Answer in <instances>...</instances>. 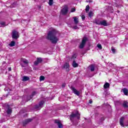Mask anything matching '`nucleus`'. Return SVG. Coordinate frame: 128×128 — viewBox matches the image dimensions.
Wrapping results in <instances>:
<instances>
[{
	"instance_id": "42",
	"label": "nucleus",
	"mask_w": 128,
	"mask_h": 128,
	"mask_svg": "<svg viewBox=\"0 0 128 128\" xmlns=\"http://www.w3.org/2000/svg\"><path fill=\"white\" fill-rule=\"evenodd\" d=\"M76 58V56L74 55L73 56H72V58Z\"/></svg>"
},
{
	"instance_id": "47",
	"label": "nucleus",
	"mask_w": 128,
	"mask_h": 128,
	"mask_svg": "<svg viewBox=\"0 0 128 128\" xmlns=\"http://www.w3.org/2000/svg\"><path fill=\"white\" fill-rule=\"evenodd\" d=\"M22 104H24L22 103Z\"/></svg>"
},
{
	"instance_id": "22",
	"label": "nucleus",
	"mask_w": 128,
	"mask_h": 128,
	"mask_svg": "<svg viewBox=\"0 0 128 128\" xmlns=\"http://www.w3.org/2000/svg\"><path fill=\"white\" fill-rule=\"evenodd\" d=\"M10 46H16V42L14 41H12L9 44Z\"/></svg>"
},
{
	"instance_id": "7",
	"label": "nucleus",
	"mask_w": 128,
	"mask_h": 128,
	"mask_svg": "<svg viewBox=\"0 0 128 128\" xmlns=\"http://www.w3.org/2000/svg\"><path fill=\"white\" fill-rule=\"evenodd\" d=\"M68 12V6H65L61 10L62 14L66 15Z\"/></svg>"
},
{
	"instance_id": "17",
	"label": "nucleus",
	"mask_w": 128,
	"mask_h": 128,
	"mask_svg": "<svg viewBox=\"0 0 128 128\" xmlns=\"http://www.w3.org/2000/svg\"><path fill=\"white\" fill-rule=\"evenodd\" d=\"M124 94H125V96H128V90L126 88H124L122 90Z\"/></svg>"
},
{
	"instance_id": "20",
	"label": "nucleus",
	"mask_w": 128,
	"mask_h": 128,
	"mask_svg": "<svg viewBox=\"0 0 128 128\" xmlns=\"http://www.w3.org/2000/svg\"><path fill=\"white\" fill-rule=\"evenodd\" d=\"M104 88H110V83L106 82L104 86Z\"/></svg>"
},
{
	"instance_id": "36",
	"label": "nucleus",
	"mask_w": 128,
	"mask_h": 128,
	"mask_svg": "<svg viewBox=\"0 0 128 128\" xmlns=\"http://www.w3.org/2000/svg\"><path fill=\"white\" fill-rule=\"evenodd\" d=\"M82 20H84L86 18V16H84V15H82Z\"/></svg>"
},
{
	"instance_id": "29",
	"label": "nucleus",
	"mask_w": 128,
	"mask_h": 128,
	"mask_svg": "<svg viewBox=\"0 0 128 128\" xmlns=\"http://www.w3.org/2000/svg\"><path fill=\"white\" fill-rule=\"evenodd\" d=\"M86 12L90 10V6L88 5L86 6Z\"/></svg>"
},
{
	"instance_id": "19",
	"label": "nucleus",
	"mask_w": 128,
	"mask_h": 128,
	"mask_svg": "<svg viewBox=\"0 0 128 128\" xmlns=\"http://www.w3.org/2000/svg\"><path fill=\"white\" fill-rule=\"evenodd\" d=\"M72 66L74 68H78V64L76 63L74 60L73 61Z\"/></svg>"
},
{
	"instance_id": "8",
	"label": "nucleus",
	"mask_w": 128,
	"mask_h": 128,
	"mask_svg": "<svg viewBox=\"0 0 128 128\" xmlns=\"http://www.w3.org/2000/svg\"><path fill=\"white\" fill-rule=\"evenodd\" d=\"M44 102L41 101L38 104L36 105L35 108H37V110H40L44 106Z\"/></svg>"
},
{
	"instance_id": "5",
	"label": "nucleus",
	"mask_w": 128,
	"mask_h": 128,
	"mask_svg": "<svg viewBox=\"0 0 128 128\" xmlns=\"http://www.w3.org/2000/svg\"><path fill=\"white\" fill-rule=\"evenodd\" d=\"M86 42H88V38L86 37H84L82 43L80 44V46H79L80 48H84V46H86Z\"/></svg>"
},
{
	"instance_id": "14",
	"label": "nucleus",
	"mask_w": 128,
	"mask_h": 128,
	"mask_svg": "<svg viewBox=\"0 0 128 128\" xmlns=\"http://www.w3.org/2000/svg\"><path fill=\"white\" fill-rule=\"evenodd\" d=\"M100 24L101 26H108V23L106 20L100 22Z\"/></svg>"
},
{
	"instance_id": "35",
	"label": "nucleus",
	"mask_w": 128,
	"mask_h": 128,
	"mask_svg": "<svg viewBox=\"0 0 128 128\" xmlns=\"http://www.w3.org/2000/svg\"><path fill=\"white\" fill-rule=\"evenodd\" d=\"M104 94H105V96H108V94H110V92H104Z\"/></svg>"
},
{
	"instance_id": "41",
	"label": "nucleus",
	"mask_w": 128,
	"mask_h": 128,
	"mask_svg": "<svg viewBox=\"0 0 128 128\" xmlns=\"http://www.w3.org/2000/svg\"><path fill=\"white\" fill-rule=\"evenodd\" d=\"M89 104H92V100H89Z\"/></svg>"
},
{
	"instance_id": "1",
	"label": "nucleus",
	"mask_w": 128,
	"mask_h": 128,
	"mask_svg": "<svg viewBox=\"0 0 128 128\" xmlns=\"http://www.w3.org/2000/svg\"><path fill=\"white\" fill-rule=\"evenodd\" d=\"M56 34H58V31L54 29L49 31L46 37L47 40H50L52 44H56L58 41V38L56 36Z\"/></svg>"
},
{
	"instance_id": "27",
	"label": "nucleus",
	"mask_w": 128,
	"mask_h": 128,
	"mask_svg": "<svg viewBox=\"0 0 128 128\" xmlns=\"http://www.w3.org/2000/svg\"><path fill=\"white\" fill-rule=\"evenodd\" d=\"M93 16L94 12H92V11H90L88 13V16H90V18H92Z\"/></svg>"
},
{
	"instance_id": "10",
	"label": "nucleus",
	"mask_w": 128,
	"mask_h": 128,
	"mask_svg": "<svg viewBox=\"0 0 128 128\" xmlns=\"http://www.w3.org/2000/svg\"><path fill=\"white\" fill-rule=\"evenodd\" d=\"M36 91H34L32 94V96H28L27 97V100L26 102H28V100H30V99L32 98H34V96H36Z\"/></svg>"
},
{
	"instance_id": "12",
	"label": "nucleus",
	"mask_w": 128,
	"mask_h": 128,
	"mask_svg": "<svg viewBox=\"0 0 128 128\" xmlns=\"http://www.w3.org/2000/svg\"><path fill=\"white\" fill-rule=\"evenodd\" d=\"M32 120V119H30V118H28L24 120L23 122V125L26 126V124H28V122H30Z\"/></svg>"
},
{
	"instance_id": "38",
	"label": "nucleus",
	"mask_w": 128,
	"mask_h": 128,
	"mask_svg": "<svg viewBox=\"0 0 128 128\" xmlns=\"http://www.w3.org/2000/svg\"><path fill=\"white\" fill-rule=\"evenodd\" d=\"M73 28L74 29V30H78V26H74L73 27Z\"/></svg>"
},
{
	"instance_id": "48",
	"label": "nucleus",
	"mask_w": 128,
	"mask_h": 128,
	"mask_svg": "<svg viewBox=\"0 0 128 128\" xmlns=\"http://www.w3.org/2000/svg\"><path fill=\"white\" fill-rule=\"evenodd\" d=\"M86 96H88V94H86Z\"/></svg>"
},
{
	"instance_id": "34",
	"label": "nucleus",
	"mask_w": 128,
	"mask_h": 128,
	"mask_svg": "<svg viewBox=\"0 0 128 128\" xmlns=\"http://www.w3.org/2000/svg\"><path fill=\"white\" fill-rule=\"evenodd\" d=\"M76 12V8H72L71 9V11H70L71 12Z\"/></svg>"
},
{
	"instance_id": "25",
	"label": "nucleus",
	"mask_w": 128,
	"mask_h": 128,
	"mask_svg": "<svg viewBox=\"0 0 128 128\" xmlns=\"http://www.w3.org/2000/svg\"><path fill=\"white\" fill-rule=\"evenodd\" d=\"M48 4L50 6H52L54 4V0H49Z\"/></svg>"
},
{
	"instance_id": "46",
	"label": "nucleus",
	"mask_w": 128,
	"mask_h": 128,
	"mask_svg": "<svg viewBox=\"0 0 128 128\" xmlns=\"http://www.w3.org/2000/svg\"><path fill=\"white\" fill-rule=\"evenodd\" d=\"M34 70H36V68H34Z\"/></svg>"
},
{
	"instance_id": "40",
	"label": "nucleus",
	"mask_w": 128,
	"mask_h": 128,
	"mask_svg": "<svg viewBox=\"0 0 128 128\" xmlns=\"http://www.w3.org/2000/svg\"><path fill=\"white\" fill-rule=\"evenodd\" d=\"M20 66H22V68H26V65H24L22 64H20Z\"/></svg>"
},
{
	"instance_id": "45",
	"label": "nucleus",
	"mask_w": 128,
	"mask_h": 128,
	"mask_svg": "<svg viewBox=\"0 0 128 128\" xmlns=\"http://www.w3.org/2000/svg\"><path fill=\"white\" fill-rule=\"evenodd\" d=\"M3 64H6V62H3Z\"/></svg>"
},
{
	"instance_id": "18",
	"label": "nucleus",
	"mask_w": 128,
	"mask_h": 128,
	"mask_svg": "<svg viewBox=\"0 0 128 128\" xmlns=\"http://www.w3.org/2000/svg\"><path fill=\"white\" fill-rule=\"evenodd\" d=\"M22 62L25 65L28 66V61L26 59H22Z\"/></svg>"
},
{
	"instance_id": "44",
	"label": "nucleus",
	"mask_w": 128,
	"mask_h": 128,
	"mask_svg": "<svg viewBox=\"0 0 128 128\" xmlns=\"http://www.w3.org/2000/svg\"><path fill=\"white\" fill-rule=\"evenodd\" d=\"M86 2H92V1L90 0H86Z\"/></svg>"
},
{
	"instance_id": "15",
	"label": "nucleus",
	"mask_w": 128,
	"mask_h": 128,
	"mask_svg": "<svg viewBox=\"0 0 128 128\" xmlns=\"http://www.w3.org/2000/svg\"><path fill=\"white\" fill-rule=\"evenodd\" d=\"M124 108H128V102L126 101H124L122 104Z\"/></svg>"
},
{
	"instance_id": "9",
	"label": "nucleus",
	"mask_w": 128,
	"mask_h": 128,
	"mask_svg": "<svg viewBox=\"0 0 128 128\" xmlns=\"http://www.w3.org/2000/svg\"><path fill=\"white\" fill-rule=\"evenodd\" d=\"M63 68H64L65 70H66V71L67 72H70V64L68 62H66L64 66H63Z\"/></svg>"
},
{
	"instance_id": "3",
	"label": "nucleus",
	"mask_w": 128,
	"mask_h": 128,
	"mask_svg": "<svg viewBox=\"0 0 128 128\" xmlns=\"http://www.w3.org/2000/svg\"><path fill=\"white\" fill-rule=\"evenodd\" d=\"M124 117L122 116L120 118V126H128V121H125L124 123Z\"/></svg>"
},
{
	"instance_id": "32",
	"label": "nucleus",
	"mask_w": 128,
	"mask_h": 128,
	"mask_svg": "<svg viewBox=\"0 0 128 128\" xmlns=\"http://www.w3.org/2000/svg\"><path fill=\"white\" fill-rule=\"evenodd\" d=\"M112 54H116V49L114 47H112Z\"/></svg>"
},
{
	"instance_id": "21",
	"label": "nucleus",
	"mask_w": 128,
	"mask_h": 128,
	"mask_svg": "<svg viewBox=\"0 0 128 128\" xmlns=\"http://www.w3.org/2000/svg\"><path fill=\"white\" fill-rule=\"evenodd\" d=\"M74 20V22L75 24H78V18H76V17L73 18Z\"/></svg>"
},
{
	"instance_id": "2",
	"label": "nucleus",
	"mask_w": 128,
	"mask_h": 128,
	"mask_svg": "<svg viewBox=\"0 0 128 128\" xmlns=\"http://www.w3.org/2000/svg\"><path fill=\"white\" fill-rule=\"evenodd\" d=\"M70 120H74V119L76 118L78 120L80 118V114L78 112V111H76V113L72 112L70 116Z\"/></svg>"
},
{
	"instance_id": "49",
	"label": "nucleus",
	"mask_w": 128,
	"mask_h": 128,
	"mask_svg": "<svg viewBox=\"0 0 128 128\" xmlns=\"http://www.w3.org/2000/svg\"><path fill=\"white\" fill-rule=\"evenodd\" d=\"M22 102H24V100H23Z\"/></svg>"
},
{
	"instance_id": "11",
	"label": "nucleus",
	"mask_w": 128,
	"mask_h": 128,
	"mask_svg": "<svg viewBox=\"0 0 128 128\" xmlns=\"http://www.w3.org/2000/svg\"><path fill=\"white\" fill-rule=\"evenodd\" d=\"M55 124H57L58 126V128H62V124L60 122V120H54Z\"/></svg>"
},
{
	"instance_id": "24",
	"label": "nucleus",
	"mask_w": 128,
	"mask_h": 128,
	"mask_svg": "<svg viewBox=\"0 0 128 128\" xmlns=\"http://www.w3.org/2000/svg\"><path fill=\"white\" fill-rule=\"evenodd\" d=\"M120 104H121L120 101H118V100L114 101L115 106H120Z\"/></svg>"
},
{
	"instance_id": "37",
	"label": "nucleus",
	"mask_w": 128,
	"mask_h": 128,
	"mask_svg": "<svg viewBox=\"0 0 128 128\" xmlns=\"http://www.w3.org/2000/svg\"><path fill=\"white\" fill-rule=\"evenodd\" d=\"M96 24L100 25V22L98 21H96Z\"/></svg>"
},
{
	"instance_id": "26",
	"label": "nucleus",
	"mask_w": 128,
	"mask_h": 128,
	"mask_svg": "<svg viewBox=\"0 0 128 128\" xmlns=\"http://www.w3.org/2000/svg\"><path fill=\"white\" fill-rule=\"evenodd\" d=\"M0 24H1V26L2 28H3L4 26H6V22H0Z\"/></svg>"
},
{
	"instance_id": "13",
	"label": "nucleus",
	"mask_w": 128,
	"mask_h": 128,
	"mask_svg": "<svg viewBox=\"0 0 128 128\" xmlns=\"http://www.w3.org/2000/svg\"><path fill=\"white\" fill-rule=\"evenodd\" d=\"M6 108H7L6 112L8 114H12V109L10 108V106L7 105Z\"/></svg>"
},
{
	"instance_id": "39",
	"label": "nucleus",
	"mask_w": 128,
	"mask_h": 128,
	"mask_svg": "<svg viewBox=\"0 0 128 128\" xmlns=\"http://www.w3.org/2000/svg\"><path fill=\"white\" fill-rule=\"evenodd\" d=\"M62 88H66V84L64 83L62 84Z\"/></svg>"
},
{
	"instance_id": "16",
	"label": "nucleus",
	"mask_w": 128,
	"mask_h": 128,
	"mask_svg": "<svg viewBox=\"0 0 128 128\" xmlns=\"http://www.w3.org/2000/svg\"><path fill=\"white\" fill-rule=\"evenodd\" d=\"M30 80V77L28 76H24L22 79V82H26Z\"/></svg>"
},
{
	"instance_id": "28",
	"label": "nucleus",
	"mask_w": 128,
	"mask_h": 128,
	"mask_svg": "<svg viewBox=\"0 0 128 128\" xmlns=\"http://www.w3.org/2000/svg\"><path fill=\"white\" fill-rule=\"evenodd\" d=\"M37 60L38 62L40 64V62H42V58H37Z\"/></svg>"
},
{
	"instance_id": "30",
	"label": "nucleus",
	"mask_w": 128,
	"mask_h": 128,
	"mask_svg": "<svg viewBox=\"0 0 128 128\" xmlns=\"http://www.w3.org/2000/svg\"><path fill=\"white\" fill-rule=\"evenodd\" d=\"M97 47L98 48H100V50L102 49V44H98Z\"/></svg>"
},
{
	"instance_id": "33",
	"label": "nucleus",
	"mask_w": 128,
	"mask_h": 128,
	"mask_svg": "<svg viewBox=\"0 0 128 128\" xmlns=\"http://www.w3.org/2000/svg\"><path fill=\"white\" fill-rule=\"evenodd\" d=\"M38 64H40V63L38 62V61L37 60H36L34 61V66H38Z\"/></svg>"
},
{
	"instance_id": "6",
	"label": "nucleus",
	"mask_w": 128,
	"mask_h": 128,
	"mask_svg": "<svg viewBox=\"0 0 128 128\" xmlns=\"http://www.w3.org/2000/svg\"><path fill=\"white\" fill-rule=\"evenodd\" d=\"M70 88L74 94H76V96H80V91L77 90L76 89V88H74V86H71Z\"/></svg>"
},
{
	"instance_id": "31",
	"label": "nucleus",
	"mask_w": 128,
	"mask_h": 128,
	"mask_svg": "<svg viewBox=\"0 0 128 128\" xmlns=\"http://www.w3.org/2000/svg\"><path fill=\"white\" fill-rule=\"evenodd\" d=\"M40 82H42V80H44V76H40Z\"/></svg>"
},
{
	"instance_id": "23",
	"label": "nucleus",
	"mask_w": 128,
	"mask_h": 128,
	"mask_svg": "<svg viewBox=\"0 0 128 128\" xmlns=\"http://www.w3.org/2000/svg\"><path fill=\"white\" fill-rule=\"evenodd\" d=\"M89 68L92 72H94V66L91 65L89 66Z\"/></svg>"
},
{
	"instance_id": "4",
	"label": "nucleus",
	"mask_w": 128,
	"mask_h": 128,
	"mask_svg": "<svg viewBox=\"0 0 128 128\" xmlns=\"http://www.w3.org/2000/svg\"><path fill=\"white\" fill-rule=\"evenodd\" d=\"M18 38H20L18 32L16 30H13L12 31V38L13 40H18Z\"/></svg>"
},
{
	"instance_id": "43",
	"label": "nucleus",
	"mask_w": 128,
	"mask_h": 128,
	"mask_svg": "<svg viewBox=\"0 0 128 128\" xmlns=\"http://www.w3.org/2000/svg\"><path fill=\"white\" fill-rule=\"evenodd\" d=\"M8 71H9V72H10V71L12 70V68L10 67V68H8Z\"/></svg>"
}]
</instances>
